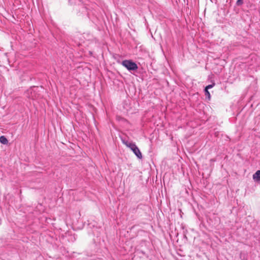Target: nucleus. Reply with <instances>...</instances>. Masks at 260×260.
<instances>
[{
  "instance_id": "obj_10",
  "label": "nucleus",
  "mask_w": 260,
  "mask_h": 260,
  "mask_svg": "<svg viewBox=\"0 0 260 260\" xmlns=\"http://www.w3.org/2000/svg\"><path fill=\"white\" fill-rule=\"evenodd\" d=\"M29 91H30L31 92L32 91H34V89H30Z\"/></svg>"
},
{
  "instance_id": "obj_1",
  "label": "nucleus",
  "mask_w": 260,
  "mask_h": 260,
  "mask_svg": "<svg viewBox=\"0 0 260 260\" xmlns=\"http://www.w3.org/2000/svg\"><path fill=\"white\" fill-rule=\"evenodd\" d=\"M121 64L128 71H136L138 68L137 64L131 60H123Z\"/></svg>"
},
{
  "instance_id": "obj_8",
  "label": "nucleus",
  "mask_w": 260,
  "mask_h": 260,
  "mask_svg": "<svg viewBox=\"0 0 260 260\" xmlns=\"http://www.w3.org/2000/svg\"><path fill=\"white\" fill-rule=\"evenodd\" d=\"M243 4V0H237L236 2V5L238 6H241Z\"/></svg>"
},
{
  "instance_id": "obj_2",
  "label": "nucleus",
  "mask_w": 260,
  "mask_h": 260,
  "mask_svg": "<svg viewBox=\"0 0 260 260\" xmlns=\"http://www.w3.org/2000/svg\"><path fill=\"white\" fill-rule=\"evenodd\" d=\"M133 153L135 154V155L138 158L141 159L142 158V154L141 152L140 151L139 148L137 147V146H135L133 150H132Z\"/></svg>"
},
{
  "instance_id": "obj_11",
  "label": "nucleus",
  "mask_w": 260,
  "mask_h": 260,
  "mask_svg": "<svg viewBox=\"0 0 260 260\" xmlns=\"http://www.w3.org/2000/svg\"><path fill=\"white\" fill-rule=\"evenodd\" d=\"M30 98L33 99L34 98V95H31Z\"/></svg>"
},
{
  "instance_id": "obj_3",
  "label": "nucleus",
  "mask_w": 260,
  "mask_h": 260,
  "mask_svg": "<svg viewBox=\"0 0 260 260\" xmlns=\"http://www.w3.org/2000/svg\"><path fill=\"white\" fill-rule=\"evenodd\" d=\"M124 143L125 144V145L128 147L129 148H130V149L131 150H133L134 148L137 145H136L135 143H134V142H128V141H126L125 142H124Z\"/></svg>"
},
{
  "instance_id": "obj_4",
  "label": "nucleus",
  "mask_w": 260,
  "mask_h": 260,
  "mask_svg": "<svg viewBox=\"0 0 260 260\" xmlns=\"http://www.w3.org/2000/svg\"><path fill=\"white\" fill-rule=\"evenodd\" d=\"M253 179L259 181H260V170H257L253 175Z\"/></svg>"
},
{
  "instance_id": "obj_6",
  "label": "nucleus",
  "mask_w": 260,
  "mask_h": 260,
  "mask_svg": "<svg viewBox=\"0 0 260 260\" xmlns=\"http://www.w3.org/2000/svg\"><path fill=\"white\" fill-rule=\"evenodd\" d=\"M215 83H213L211 84L208 85L205 87V89L208 90L209 89H210V88H212V87H213L215 86Z\"/></svg>"
},
{
  "instance_id": "obj_7",
  "label": "nucleus",
  "mask_w": 260,
  "mask_h": 260,
  "mask_svg": "<svg viewBox=\"0 0 260 260\" xmlns=\"http://www.w3.org/2000/svg\"><path fill=\"white\" fill-rule=\"evenodd\" d=\"M205 93L206 97H207L208 98V99L209 100L210 99V92H209V91L208 90L205 89Z\"/></svg>"
},
{
  "instance_id": "obj_9",
  "label": "nucleus",
  "mask_w": 260,
  "mask_h": 260,
  "mask_svg": "<svg viewBox=\"0 0 260 260\" xmlns=\"http://www.w3.org/2000/svg\"><path fill=\"white\" fill-rule=\"evenodd\" d=\"M78 2H79V0H70V3H74L75 4L78 3Z\"/></svg>"
},
{
  "instance_id": "obj_5",
  "label": "nucleus",
  "mask_w": 260,
  "mask_h": 260,
  "mask_svg": "<svg viewBox=\"0 0 260 260\" xmlns=\"http://www.w3.org/2000/svg\"><path fill=\"white\" fill-rule=\"evenodd\" d=\"M0 142L3 144H6L8 143V141L4 136H2L0 137Z\"/></svg>"
}]
</instances>
